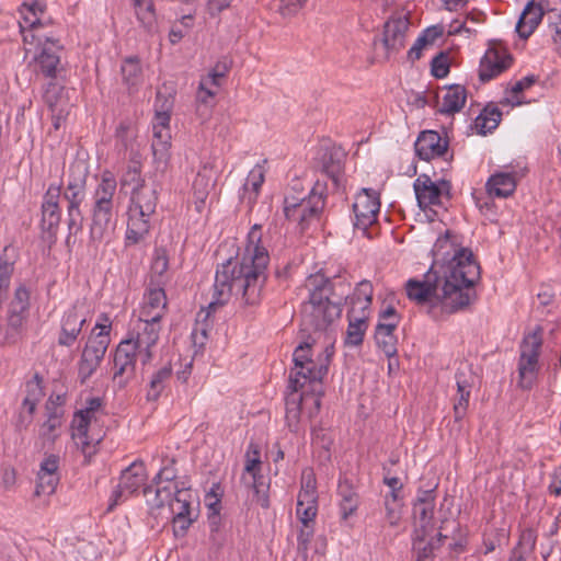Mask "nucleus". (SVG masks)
<instances>
[{"label": "nucleus", "mask_w": 561, "mask_h": 561, "mask_svg": "<svg viewBox=\"0 0 561 561\" xmlns=\"http://www.w3.org/2000/svg\"><path fill=\"white\" fill-rule=\"evenodd\" d=\"M449 230L435 241L434 263L423 280L411 278L407 296L434 320L467 308L474 297L473 286L480 278V266L469 249L457 248Z\"/></svg>", "instance_id": "nucleus-1"}, {"label": "nucleus", "mask_w": 561, "mask_h": 561, "mask_svg": "<svg viewBox=\"0 0 561 561\" xmlns=\"http://www.w3.org/2000/svg\"><path fill=\"white\" fill-rule=\"evenodd\" d=\"M261 225L255 224L249 231L243 254H237L217 265L213 299L206 317L229 299L240 296L245 306H256L262 299V290L267 279L270 255L261 245Z\"/></svg>", "instance_id": "nucleus-2"}, {"label": "nucleus", "mask_w": 561, "mask_h": 561, "mask_svg": "<svg viewBox=\"0 0 561 561\" xmlns=\"http://www.w3.org/2000/svg\"><path fill=\"white\" fill-rule=\"evenodd\" d=\"M308 300L301 305V322L308 331H325L342 314L351 284L342 275L311 274L305 282Z\"/></svg>", "instance_id": "nucleus-3"}, {"label": "nucleus", "mask_w": 561, "mask_h": 561, "mask_svg": "<svg viewBox=\"0 0 561 561\" xmlns=\"http://www.w3.org/2000/svg\"><path fill=\"white\" fill-rule=\"evenodd\" d=\"M160 185L157 182L140 184L133 187L130 204L127 211L126 245H135L144 241L152 227L156 215Z\"/></svg>", "instance_id": "nucleus-4"}, {"label": "nucleus", "mask_w": 561, "mask_h": 561, "mask_svg": "<svg viewBox=\"0 0 561 561\" xmlns=\"http://www.w3.org/2000/svg\"><path fill=\"white\" fill-rule=\"evenodd\" d=\"M117 182L115 176L105 171L92 196L90 238L102 241L108 238L116 227V213L119 205L116 196Z\"/></svg>", "instance_id": "nucleus-5"}, {"label": "nucleus", "mask_w": 561, "mask_h": 561, "mask_svg": "<svg viewBox=\"0 0 561 561\" xmlns=\"http://www.w3.org/2000/svg\"><path fill=\"white\" fill-rule=\"evenodd\" d=\"M327 202V184L318 180L308 195L287 194L284 198V215L296 224L300 232L320 222Z\"/></svg>", "instance_id": "nucleus-6"}, {"label": "nucleus", "mask_w": 561, "mask_h": 561, "mask_svg": "<svg viewBox=\"0 0 561 561\" xmlns=\"http://www.w3.org/2000/svg\"><path fill=\"white\" fill-rule=\"evenodd\" d=\"M191 504V489L183 482L154 490L153 505L157 508L168 506V518L172 519L175 536H183L194 520Z\"/></svg>", "instance_id": "nucleus-7"}, {"label": "nucleus", "mask_w": 561, "mask_h": 561, "mask_svg": "<svg viewBox=\"0 0 561 561\" xmlns=\"http://www.w3.org/2000/svg\"><path fill=\"white\" fill-rule=\"evenodd\" d=\"M111 330L108 314L101 313L78 362V378L81 383H85L100 367L111 343Z\"/></svg>", "instance_id": "nucleus-8"}, {"label": "nucleus", "mask_w": 561, "mask_h": 561, "mask_svg": "<svg viewBox=\"0 0 561 561\" xmlns=\"http://www.w3.org/2000/svg\"><path fill=\"white\" fill-rule=\"evenodd\" d=\"M330 354L321 356L318 363L311 358V345L302 343L293 354L294 368L289 376V387L299 390L306 387L307 381H322L329 370Z\"/></svg>", "instance_id": "nucleus-9"}, {"label": "nucleus", "mask_w": 561, "mask_h": 561, "mask_svg": "<svg viewBox=\"0 0 561 561\" xmlns=\"http://www.w3.org/2000/svg\"><path fill=\"white\" fill-rule=\"evenodd\" d=\"M89 305L87 299H77L62 314L57 345L70 348L79 340L88 322Z\"/></svg>", "instance_id": "nucleus-10"}, {"label": "nucleus", "mask_w": 561, "mask_h": 561, "mask_svg": "<svg viewBox=\"0 0 561 561\" xmlns=\"http://www.w3.org/2000/svg\"><path fill=\"white\" fill-rule=\"evenodd\" d=\"M542 330L537 328L526 335L520 344V356L518 362L519 386L529 389L538 370V358L542 345Z\"/></svg>", "instance_id": "nucleus-11"}, {"label": "nucleus", "mask_w": 561, "mask_h": 561, "mask_svg": "<svg viewBox=\"0 0 561 561\" xmlns=\"http://www.w3.org/2000/svg\"><path fill=\"white\" fill-rule=\"evenodd\" d=\"M62 197L67 202V226L69 231L67 242H69L70 237L78 234L83 228V215L80 207L85 198V175L79 179H70Z\"/></svg>", "instance_id": "nucleus-12"}, {"label": "nucleus", "mask_w": 561, "mask_h": 561, "mask_svg": "<svg viewBox=\"0 0 561 561\" xmlns=\"http://www.w3.org/2000/svg\"><path fill=\"white\" fill-rule=\"evenodd\" d=\"M103 399L99 397L89 398L83 409L77 411L71 422L72 438L76 445L85 456L94 453V445L99 439H94L87 435V420L89 413H99L103 411Z\"/></svg>", "instance_id": "nucleus-13"}, {"label": "nucleus", "mask_w": 561, "mask_h": 561, "mask_svg": "<svg viewBox=\"0 0 561 561\" xmlns=\"http://www.w3.org/2000/svg\"><path fill=\"white\" fill-rule=\"evenodd\" d=\"M61 197V186L50 184L43 196L41 227L44 238L49 242H55L57 231L61 220V208L59 199Z\"/></svg>", "instance_id": "nucleus-14"}, {"label": "nucleus", "mask_w": 561, "mask_h": 561, "mask_svg": "<svg viewBox=\"0 0 561 561\" xmlns=\"http://www.w3.org/2000/svg\"><path fill=\"white\" fill-rule=\"evenodd\" d=\"M160 320L159 314L154 313L151 318H140L136 337L126 339L135 345V351L144 365L152 359V347L157 344L160 335Z\"/></svg>", "instance_id": "nucleus-15"}, {"label": "nucleus", "mask_w": 561, "mask_h": 561, "mask_svg": "<svg viewBox=\"0 0 561 561\" xmlns=\"http://www.w3.org/2000/svg\"><path fill=\"white\" fill-rule=\"evenodd\" d=\"M41 45V50L35 57L36 71L49 79H56L57 75L62 70L60 66V55L62 46L59 39L37 35Z\"/></svg>", "instance_id": "nucleus-16"}, {"label": "nucleus", "mask_w": 561, "mask_h": 561, "mask_svg": "<svg viewBox=\"0 0 561 561\" xmlns=\"http://www.w3.org/2000/svg\"><path fill=\"white\" fill-rule=\"evenodd\" d=\"M138 352L130 341H122L114 353L113 381L123 389L135 377Z\"/></svg>", "instance_id": "nucleus-17"}, {"label": "nucleus", "mask_w": 561, "mask_h": 561, "mask_svg": "<svg viewBox=\"0 0 561 561\" xmlns=\"http://www.w3.org/2000/svg\"><path fill=\"white\" fill-rule=\"evenodd\" d=\"M254 457L250 456V450L247 453V460L243 473L241 476V482L254 491L256 503L263 507H270V499L267 494L268 484L265 483L263 476L260 474L261 460L260 454L256 449L253 450Z\"/></svg>", "instance_id": "nucleus-18"}, {"label": "nucleus", "mask_w": 561, "mask_h": 561, "mask_svg": "<svg viewBox=\"0 0 561 561\" xmlns=\"http://www.w3.org/2000/svg\"><path fill=\"white\" fill-rule=\"evenodd\" d=\"M380 209L379 195L371 188H363L355 197L353 211L355 215L354 226L363 231L367 230L377 220Z\"/></svg>", "instance_id": "nucleus-19"}, {"label": "nucleus", "mask_w": 561, "mask_h": 561, "mask_svg": "<svg viewBox=\"0 0 561 561\" xmlns=\"http://www.w3.org/2000/svg\"><path fill=\"white\" fill-rule=\"evenodd\" d=\"M413 187L419 206L425 209L432 205H439L442 196L449 195L450 184L445 180L436 183L427 174H420Z\"/></svg>", "instance_id": "nucleus-20"}, {"label": "nucleus", "mask_w": 561, "mask_h": 561, "mask_svg": "<svg viewBox=\"0 0 561 561\" xmlns=\"http://www.w3.org/2000/svg\"><path fill=\"white\" fill-rule=\"evenodd\" d=\"M410 21L407 14H393L383 25L382 44L388 54H396L405 46Z\"/></svg>", "instance_id": "nucleus-21"}, {"label": "nucleus", "mask_w": 561, "mask_h": 561, "mask_svg": "<svg viewBox=\"0 0 561 561\" xmlns=\"http://www.w3.org/2000/svg\"><path fill=\"white\" fill-rule=\"evenodd\" d=\"M345 151L337 146H331L323 149L320 156V170L332 181L335 190H339L343 183Z\"/></svg>", "instance_id": "nucleus-22"}, {"label": "nucleus", "mask_w": 561, "mask_h": 561, "mask_svg": "<svg viewBox=\"0 0 561 561\" xmlns=\"http://www.w3.org/2000/svg\"><path fill=\"white\" fill-rule=\"evenodd\" d=\"M512 56L505 50L489 48L480 62L479 78L482 82H488L510 68Z\"/></svg>", "instance_id": "nucleus-23"}, {"label": "nucleus", "mask_w": 561, "mask_h": 561, "mask_svg": "<svg viewBox=\"0 0 561 561\" xmlns=\"http://www.w3.org/2000/svg\"><path fill=\"white\" fill-rule=\"evenodd\" d=\"M414 149L420 159L430 161L445 154L448 149V141L443 139L435 130H424L419 135Z\"/></svg>", "instance_id": "nucleus-24"}, {"label": "nucleus", "mask_w": 561, "mask_h": 561, "mask_svg": "<svg viewBox=\"0 0 561 561\" xmlns=\"http://www.w3.org/2000/svg\"><path fill=\"white\" fill-rule=\"evenodd\" d=\"M216 183L215 171L210 165H203L192 184L193 203L197 213H203L206 201Z\"/></svg>", "instance_id": "nucleus-25"}, {"label": "nucleus", "mask_w": 561, "mask_h": 561, "mask_svg": "<svg viewBox=\"0 0 561 561\" xmlns=\"http://www.w3.org/2000/svg\"><path fill=\"white\" fill-rule=\"evenodd\" d=\"M337 495L340 496L339 508L341 519L347 520L357 512L360 503L359 494L352 480L346 477H340Z\"/></svg>", "instance_id": "nucleus-26"}, {"label": "nucleus", "mask_w": 561, "mask_h": 561, "mask_svg": "<svg viewBox=\"0 0 561 561\" xmlns=\"http://www.w3.org/2000/svg\"><path fill=\"white\" fill-rule=\"evenodd\" d=\"M167 308V295L162 282H149L148 288L145 294V302L141 310V316L151 318L152 314L158 313L159 320L164 314Z\"/></svg>", "instance_id": "nucleus-27"}, {"label": "nucleus", "mask_w": 561, "mask_h": 561, "mask_svg": "<svg viewBox=\"0 0 561 561\" xmlns=\"http://www.w3.org/2000/svg\"><path fill=\"white\" fill-rule=\"evenodd\" d=\"M517 186L515 172H496L486 181L485 188L490 196L507 198Z\"/></svg>", "instance_id": "nucleus-28"}, {"label": "nucleus", "mask_w": 561, "mask_h": 561, "mask_svg": "<svg viewBox=\"0 0 561 561\" xmlns=\"http://www.w3.org/2000/svg\"><path fill=\"white\" fill-rule=\"evenodd\" d=\"M545 11L540 4L530 1L524 9L516 24V32L519 37L528 38L540 24Z\"/></svg>", "instance_id": "nucleus-29"}, {"label": "nucleus", "mask_w": 561, "mask_h": 561, "mask_svg": "<svg viewBox=\"0 0 561 561\" xmlns=\"http://www.w3.org/2000/svg\"><path fill=\"white\" fill-rule=\"evenodd\" d=\"M415 537L413 539V554L415 556V561H433L435 558V550H437L442 541L447 538L446 535H443L442 531L437 533L436 538L431 537L427 541L426 537L428 535H423L420 530L414 531Z\"/></svg>", "instance_id": "nucleus-30"}, {"label": "nucleus", "mask_w": 561, "mask_h": 561, "mask_svg": "<svg viewBox=\"0 0 561 561\" xmlns=\"http://www.w3.org/2000/svg\"><path fill=\"white\" fill-rule=\"evenodd\" d=\"M147 480V472L145 463L141 460H136L130 463L125 470L122 471L119 485L127 493L133 494L145 485Z\"/></svg>", "instance_id": "nucleus-31"}, {"label": "nucleus", "mask_w": 561, "mask_h": 561, "mask_svg": "<svg viewBox=\"0 0 561 561\" xmlns=\"http://www.w3.org/2000/svg\"><path fill=\"white\" fill-rule=\"evenodd\" d=\"M322 381H307L308 389L305 387L301 389V393H299V399L301 404L304 405V414L311 420L320 412L321 408V398L323 396L322 390Z\"/></svg>", "instance_id": "nucleus-32"}, {"label": "nucleus", "mask_w": 561, "mask_h": 561, "mask_svg": "<svg viewBox=\"0 0 561 561\" xmlns=\"http://www.w3.org/2000/svg\"><path fill=\"white\" fill-rule=\"evenodd\" d=\"M396 323H381L379 321L375 329V341L387 357H393L397 355L398 339L394 334L397 330Z\"/></svg>", "instance_id": "nucleus-33"}, {"label": "nucleus", "mask_w": 561, "mask_h": 561, "mask_svg": "<svg viewBox=\"0 0 561 561\" xmlns=\"http://www.w3.org/2000/svg\"><path fill=\"white\" fill-rule=\"evenodd\" d=\"M152 154L157 168L165 167L170 159L171 133L170 128L152 129Z\"/></svg>", "instance_id": "nucleus-34"}, {"label": "nucleus", "mask_w": 561, "mask_h": 561, "mask_svg": "<svg viewBox=\"0 0 561 561\" xmlns=\"http://www.w3.org/2000/svg\"><path fill=\"white\" fill-rule=\"evenodd\" d=\"M354 313V308H351V310L347 312L348 327L344 341L346 346L362 345L366 330L368 328L366 313H363L360 317H356Z\"/></svg>", "instance_id": "nucleus-35"}, {"label": "nucleus", "mask_w": 561, "mask_h": 561, "mask_svg": "<svg viewBox=\"0 0 561 561\" xmlns=\"http://www.w3.org/2000/svg\"><path fill=\"white\" fill-rule=\"evenodd\" d=\"M467 100V90L461 84H451L443 95L439 113L451 115L458 113L463 107Z\"/></svg>", "instance_id": "nucleus-36"}, {"label": "nucleus", "mask_w": 561, "mask_h": 561, "mask_svg": "<svg viewBox=\"0 0 561 561\" xmlns=\"http://www.w3.org/2000/svg\"><path fill=\"white\" fill-rule=\"evenodd\" d=\"M26 314L8 310L7 324L0 328L3 343L12 345L21 340Z\"/></svg>", "instance_id": "nucleus-37"}, {"label": "nucleus", "mask_w": 561, "mask_h": 561, "mask_svg": "<svg viewBox=\"0 0 561 561\" xmlns=\"http://www.w3.org/2000/svg\"><path fill=\"white\" fill-rule=\"evenodd\" d=\"M463 377L465 374L461 371L456 374L457 398L454 403L455 422H460L466 416L469 407L471 385Z\"/></svg>", "instance_id": "nucleus-38"}, {"label": "nucleus", "mask_w": 561, "mask_h": 561, "mask_svg": "<svg viewBox=\"0 0 561 561\" xmlns=\"http://www.w3.org/2000/svg\"><path fill=\"white\" fill-rule=\"evenodd\" d=\"M502 118L501 110L492 104L486 105L476 117L473 127L480 135L492 133L500 124Z\"/></svg>", "instance_id": "nucleus-39"}, {"label": "nucleus", "mask_w": 561, "mask_h": 561, "mask_svg": "<svg viewBox=\"0 0 561 561\" xmlns=\"http://www.w3.org/2000/svg\"><path fill=\"white\" fill-rule=\"evenodd\" d=\"M172 377V366L171 364H167L156 373L152 374L151 379L149 381V388L147 391V400L156 402L163 390L167 387L168 381Z\"/></svg>", "instance_id": "nucleus-40"}, {"label": "nucleus", "mask_w": 561, "mask_h": 561, "mask_svg": "<svg viewBox=\"0 0 561 561\" xmlns=\"http://www.w3.org/2000/svg\"><path fill=\"white\" fill-rule=\"evenodd\" d=\"M123 82L129 90L138 88L142 82V69L137 57L126 58L121 67Z\"/></svg>", "instance_id": "nucleus-41"}, {"label": "nucleus", "mask_w": 561, "mask_h": 561, "mask_svg": "<svg viewBox=\"0 0 561 561\" xmlns=\"http://www.w3.org/2000/svg\"><path fill=\"white\" fill-rule=\"evenodd\" d=\"M168 268L169 255L167 249L163 247L156 248L151 262L150 282H162V285H165L168 282Z\"/></svg>", "instance_id": "nucleus-42"}, {"label": "nucleus", "mask_w": 561, "mask_h": 561, "mask_svg": "<svg viewBox=\"0 0 561 561\" xmlns=\"http://www.w3.org/2000/svg\"><path fill=\"white\" fill-rule=\"evenodd\" d=\"M11 245H5L2 254L0 255V306L7 297V291L10 287L11 277L14 271V260H10L9 251Z\"/></svg>", "instance_id": "nucleus-43"}, {"label": "nucleus", "mask_w": 561, "mask_h": 561, "mask_svg": "<svg viewBox=\"0 0 561 561\" xmlns=\"http://www.w3.org/2000/svg\"><path fill=\"white\" fill-rule=\"evenodd\" d=\"M299 390H294L286 398V422L290 431L297 432L298 424L304 414V405L299 399Z\"/></svg>", "instance_id": "nucleus-44"}, {"label": "nucleus", "mask_w": 561, "mask_h": 561, "mask_svg": "<svg viewBox=\"0 0 561 561\" xmlns=\"http://www.w3.org/2000/svg\"><path fill=\"white\" fill-rule=\"evenodd\" d=\"M434 508L435 504H413V517L415 522L419 524V528H416L415 530H420V533H423V535L432 534L434 529Z\"/></svg>", "instance_id": "nucleus-45"}, {"label": "nucleus", "mask_w": 561, "mask_h": 561, "mask_svg": "<svg viewBox=\"0 0 561 561\" xmlns=\"http://www.w3.org/2000/svg\"><path fill=\"white\" fill-rule=\"evenodd\" d=\"M351 299L352 308L356 311L359 307L362 313H365L373 301V285L369 280H362L357 284Z\"/></svg>", "instance_id": "nucleus-46"}, {"label": "nucleus", "mask_w": 561, "mask_h": 561, "mask_svg": "<svg viewBox=\"0 0 561 561\" xmlns=\"http://www.w3.org/2000/svg\"><path fill=\"white\" fill-rule=\"evenodd\" d=\"M44 11L45 4L39 0H23L21 4L23 20L32 30H36L41 25L38 15Z\"/></svg>", "instance_id": "nucleus-47"}, {"label": "nucleus", "mask_w": 561, "mask_h": 561, "mask_svg": "<svg viewBox=\"0 0 561 561\" xmlns=\"http://www.w3.org/2000/svg\"><path fill=\"white\" fill-rule=\"evenodd\" d=\"M178 470L175 468V459H169L167 463L159 470L152 480L157 488L172 486L179 483L176 480Z\"/></svg>", "instance_id": "nucleus-48"}, {"label": "nucleus", "mask_w": 561, "mask_h": 561, "mask_svg": "<svg viewBox=\"0 0 561 561\" xmlns=\"http://www.w3.org/2000/svg\"><path fill=\"white\" fill-rule=\"evenodd\" d=\"M318 513V500H297L296 515L301 524H313Z\"/></svg>", "instance_id": "nucleus-49"}, {"label": "nucleus", "mask_w": 561, "mask_h": 561, "mask_svg": "<svg viewBox=\"0 0 561 561\" xmlns=\"http://www.w3.org/2000/svg\"><path fill=\"white\" fill-rule=\"evenodd\" d=\"M297 500H318L317 480L311 470H306L302 472L301 488Z\"/></svg>", "instance_id": "nucleus-50"}, {"label": "nucleus", "mask_w": 561, "mask_h": 561, "mask_svg": "<svg viewBox=\"0 0 561 561\" xmlns=\"http://www.w3.org/2000/svg\"><path fill=\"white\" fill-rule=\"evenodd\" d=\"M30 308V291L24 285H20L15 291L13 299L9 305V310L27 316Z\"/></svg>", "instance_id": "nucleus-51"}, {"label": "nucleus", "mask_w": 561, "mask_h": 561, "mask_svg": "<svg viewBox=\"0 0 561 561\" xmlns=\"http://www.w3.org/2000/svg\"><path fill=\"white\" fill-rule=\"evenodd\" d=\"M535 539L531 534H523L518 543L511 551L508 561H526L527 554L534 548Z\"/></svg>", "instance_id": "nucleus-52"}, {"label": "nucleus", "mask_w": 561, "mask_h": 561, "mask_svg": "<svg viewBox=\"0 0 561 561\" xmlns=\"http://www.w3.org/2000/svg\"><path fill=\"white\" fill-rule=\"evenodd\" d=\"M59 474H43L37 473V484L35 489V495L41 496L42 494L50 495L55 492L59 483Z\"/></svg>", "instance_id": "nucleus-53"}, {"label": "nucleus", "mask_w": 561, "mask_h": 561, "mask_svg": "<svg viewBox=\"0 0 561 561\" xmlns=\"http://www.w3.org/2000/svg\"><path fill=\"white\" fill-rule=\"evenodd\" d=\"M385 519L391 527L399 525L402 516V503L401 501H391L390 496H385Z\"/></svg>", "instance_id": "nucleus-54"}, {"label": "nucleus", "mask_w": 561, "mask_h": 561, "mask_svg": "<svg viewBox=\"0 0 561 561\" xmlns=\"http://www.w3.org/2000/svg\"><path fill=\"white\" fill-rule=\"evenodd\" d=\"M136 8V14L140 23L148 30L154 24V11L151 3H145L142 0H133Z\"/></svg>", "instance_id": "nucleus-55"}, {"label": "nucleus", "mask_w": 561, "mask_h": 561, "mask_svg": "<svg viewBox=\"0 0 561 561\" xmlns=\"http://www.w3.org/2000/svg\"><path fill=\"white\" fill-rule=\"evenodd\" d=\"M265 179V169L263 164H256L250 172L247 179V182L244 184V190H251L254 193V197L257 196L262 184L264 183Z\"/></svg>", "instance_id": "nucleus-56"}, {"label": "nucleus", "mask_w": 561, "mask_h": 561, "mask_svg": "<svg viewBox=\"0 0 561 561\" xmlns=\"http://www.w3.org/2000/svg\"><path fill=\"white\" fill-rule=\"evenodd\" d=\"M62 89L64 88L60 84L55 82V79H49L44 88L43 99L51 112H55V107L57 106Z\"/></svg>", "instance_id": "nucleus-57"}, {"label": "nucleus", "mask_w": 561, "mask_h": 561, "mask_svg": "<svg viewBox=\"0 0 561 561\" xmlns=\"http://www.w3.org/2000/svg\"><path fill=\"white\" fill-rule=\"evenodd\" d=\"M432 75L437 79L445 78L449 72V57L447 53L440 51L431 62Z\"/></svg>", "instance_id": "nucleus-58"}, {"label": "nucleus", "mask_w": 561, "mask_h": 561, "mask_svg": "<svg viewBox=\"0 0 561 561\" xmlns=\"http://www.w3.org/2000/svg\"><path fill=\"white\" fill-rule=\"evenodd\" d=\"M42 382V377L35 374L33 379L26 382V396L24 399L39 401L44 396Z\"/></svg>", "instance_id": "nucleus-59"}, {"label": "nucleus", "mask_w": 561, "mask_h": 561, "mask_svg": "<svg viewBox=\"0 0 561 561\" xmlns=\"http://www.w3.org/2000/svg\"><path fill=\"white\" fill-rule=\"evenodd\" d=\"M313 524H302L297 537L298 551L305 552L308 550V546L310 543L311 538L313 537Z\"/></svg>", "instance_id": "nucleus-60"}, {"label": "nucleus", "mask_w": 561, "mask_h": 561, "mask_svg": "<svg viewBox=\"0 0 561 561\" xmlns=\"http://www.w3.org/2000/svg\"><path fill=\"white\" fill-rule=\"evenodd\" d=\"M228 71V64L226 61H219L215 65V67L211 69V71L209 72L207 78H205V80H207L210 83V85L219 87L220 79L226 77Z\"/></svg>", "instance_id": "nucleus-61"}, {"label": "nucleus", "mask_w": 561, "mask_h": 561, "mask_svg": "<svg viewBox=\"0 0 561 561\" xmlns=\"http://www.w3.org/2000/svg\"><path fill=\"white\" fill-rule=\"evenodd\" d=\"M307 2V0H280L278 11L283 16L296 14Z\"/></svg>", "instance_id": "nucleus-62"}, {"label": "nucleus", "mask_w": 561, "mask_h": 561, "mask_svg": "<svg viewBox=\"0 0 561 561\" xmlns=\"http://www.w3.org/2000/svg\"><path fill=\"white\" fill-rule=\"evenodd\" d=\"M58 468H59V456L51 454V455L45 457L44 460L41 462L38 473L59 474Z\"/></svg>", "instance_id": "nucleus-63"}, {"label": "nucleus", "mask_w": 561, "mask_h": 561, "mask_svg": "<svg viewBox=\"0 0 561 561\" xmlns=\"http://www.w3.org/2000/svg\"><path fill=\"white\" fill-rule=\"evenodd\" d=\"M383 483L390 488V492L386 494V496H390L391 501H401L400 492L403 488V484L397 477H385Z\"/></svg>", "instance_id": "nucleus-64"}]
</instances>
